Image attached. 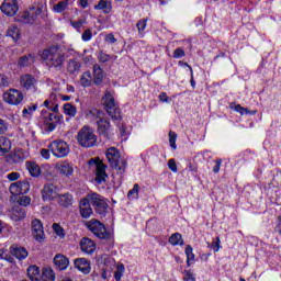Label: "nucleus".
<instances>
[{"instance_id":"49530a36","label":"nucleus","mask_w":281,"mask_h":281,"mask_svg":"<svg viewBox=\"0 0 281 281\" xmlns=\"http://www.w3.org/2000/svg\"><path fill=\"white\" fill-rule=\"evenodd\" d=\"M89 115H91L92 120H100L103 113L98 109H92L89 111Z\"/></svg>"},{"instance_id":"9d476101","label":"nucleus","mask_w":281,"mask_h":281,"mask_svg":"<svg viewBox=\"0 0 281 281\" xmlns=\"http://www.w3.org/2000/svg\"><path fill=\"white\" fill-rule=\"evenodd\" d=\"M23 92L21 90L16 89H10L8 92L3 93V100L8 104H13L18 106V104H21L23 102Z\"/></svg>"},{"instance_id":"bb28decb","label":"nucleus","mask_w":281,"mask_h":281,"mask_svg":"<svg viewBox=\"0 0 281 281\" xmlns=\"http://www.w3.org/2000/svg\"><path fill=\"white\" fill-rule=\"evenodd\" d=\"M25 209H23V206H14L12 214H11V220L19 222V221H23V218H25Z\"/></svg>"},{"instance_id":"13d9d810","label":"nucleus","mask_w":281,"mask_h":281,"mask_svg":"<svg viewBox=\"0 0 281 281\" xmlns=\"http://www.w3.org/2000/svg\"><path fill=\"white\" fill-rule=\"evenodd\" d=\"M168 167L169 169H171L172 172H177V162L175 161V159H170L168 161Z\"/></svg>"},{"instance_id":"338daca9","label":"nucleus","mask_w":281,"mask_h":281,"mask_svg":"<svg viewBox=\"0 0 281 281\" xmlns=\"http://www.w3.org/2000/svg\"><path fill=\"white\" fill-rule=\"evenodd\" d=\"M235 111H237V113H240V115H245V108L239 104L235 105Z\"/></svg>"},{"instance_id":"e2e57ef3","label":"nucleus","mask_w":281,"mask_h":281,"mask_svg":"<svg viewBox=\"0 0 281 281\" xmlns=\"http://www.w3.org/2000/svg\"><path fill=\"white\" fill-rule=\"evenodd\" d=\"M83 23L85 22L82 20H79L77 22H72L71 25H72V27H75V30H80V27H82Z\"/></svg>"},{"instance_id":"774afa93","label":"nucleus","mask_w":281,"mask_h":281,"mask_svg":"<svg viewBox=\"0 0 281 281\" xmlns=\"http://www.w3.org/2000/svg\"><path fill=\"white\" fill-rule=\"evenodd\" d=\"M49 111H52L53 113H55L56 115H58V104H56L53 108H48Z\"/></svg>"},{"instance_id":"b1692460","label":"nucleus","mask_w":281,"mask_h":281,"mask_svg":"<svg viewBox=\"0 0 281 281\" xmlns=\"http://www.w3.org/2000/svg\"><path fill=\"white\" fill-rule=\"evenodd\" d=\"M93 83L97 85V87H100L102 82H104V71L100 67V65L95 64L93 66Z\"/></svg>"},{"instance_id":"c03bdc74","label":"nucleus","mask_w":281,"mask_h":281,"mask_svg":"<svg viewBox=\"0 0 281 281\" xmlns=\"http://www.w3.org/2000/svg\"><path fill=\"white\" fill-rule=\"evenodd\" d=\"M20 207H27L32 203V199L27 195H23L18 200Z\"/></svg>"},{"instance_id":"f3484780","label":"nucleus","mask_w":281,"mask_h":281,"mask_svg":"<svg viewBox=\"0 0 281 281\" xmlns=\"http://www.w3.org/2000/svg\"><path fill=\"white\" fill-rule=\"evenodd\" d=\"M58 188L56 186L49 183L46 184L43 189V199L44 201H52V199H56L58 196Z\"/></svg>"},{"instance_id":"603ef678","label":"nucleus","mask_w":281,"mask_h":281,"mask_svg":"<svg viewBox=\"0 0 281 281\" xmlns=\"http://www.w3.org/2000/svg\"><path fill=\"white\" fill-rule=\"evenodd\" d=\"M183 56H186V52L183 50V48H177L173 52V58H183Z\"/></svg>"},{"instance_id":"f257e3e1","label":"nucleus","mask_w":281,"mask_h":281,"mask_svg":"<svg viewBox=\"0 0 281 281\" xmlns=\"http://www.w3.org/2000/svg\"><path fill=\"white\" fill-rule=\"evenodd\" d=\"M41 58L44 60L48 69L63 71V68L65 67V60H67V55H65L59 46L53 45L42 52Z\"/></svg>"},{"instance_id":"864d4df0","label":"nucleus","mask_w":281,"mask_h":281,"mask_svg":"<svg viewBox=\"0 0 281 281\" xmlns=\"http://www.w3.org/2000/svg\"><path fill=\"white\" fill-rule=\"evenodd\" d=\"M136 27H137L139 33L144 32V30H146V20L138 21L137 24H136Z\"/></svg>"},{"instance_id":"79ce46f5","label":"nucleus","mask_w":281,"mask_h":281,"mask_svg":"<svg viewBox=\"0 0 281 281\" xmlns=\"http://www.w3.org/2000/svg\"><path fill=\"white\" fill-rule=\"evenodd\" d=\"M139 196V184H134L133 189L128 191L127 199H138Z\"/></svg>"},{"instance_id":"7ed1b4c3","label":"nucleus","mask_w":281,"mask_h":281,"mask_svg":"<svg viewBox=\"0 0 281 281\" xmlns=\"http://www.w3.org/2000/svg\"><path fill=\"white\" fill-rule=\"evenodd\" d=\"M77 142L82 148H93L98 144V137L89 126H83L77 134Z\"/></svg>"},{"instance_id":"4468645a","label":"nucleus","mask_w":281,"mask_h":281,"mask_svg":"<svg viewBox=\"0 0 281 281\" xmlns=\"http://www.w3.org/2000/svg\"><path fill=\"white\" fill-rule=\"evenodd\" d=\"M11 194H27L30 192V182L27 180L18 181L10 186L9 188Z\"/></svg>"},{"instance_id":"ea45409f","label":"nucleus","mask_w":281,"mask_h":281,"mask_svg":"<svg viewBox=\"0 0 281 281\" xmlns=\"http://www.w3.org/2000/svg\"><path fill=\"white\" fill-rule=\"evenodd\" d=\"M186 256H187V267H190V262L194 260V252L192 251V246L187 245L186 247Z\"/></svg>"},{"instance_id":"f8f14e48","label":"nucleus","mask_w":281,"mask_h":281,"mask_svg":"<svg viewBox=\"0 0 281 281\" xmlns=\"http://www.w3.org/2000/svg\"><path fill=\"white\" fill-rule=\"evenodd\" d=\"M32 236L37 240V243H43L45 240V231L43 229V222L35 218L31 223Z\"/></svg>"},{"instance_id":"e433bc0d","label":"nucleus","mask_w":281,"mask_h":281,"mask_svg":"<svg viewBox=\"0 0 281 281\" xmlns=\"http://www.w3.org/2000/svg\"><path fill=\"white\" fill-rule=\"evenodd\" d=\"M31 63H34V56H32L31 54L24 55L19 59L20 67H27V65H31Z\"/></svg>"},{"instance_id":"c756f323","label":"nucleus","mask_w":281,"mask_h":281,"mask_svg":"<svg viewBox=\"0 0 281 281\" xmlns=\"http://www.w3.org/2000/svg\"><path fill=\"white\" fill-rule=\"evenodd\" d=\"M11 254L15 258H18V260H25V258L29 255L27 249H25L23 247H12L11 248Z\"/></svg>"},{"instance_id":"cd10ccee","label":"nucleus","mask_w":281,"mask_h":281,"mask_svg":"<svg viewBox=\"0 0 281 281\" xmlns=\"http://www.w3.org/2000/svg\"><path fill=\"white\" fill-rule=\"evenodd\" d=\"M27 277L31 281H41V268L37 266H30L27 268Z\"/></svg>"},{"instance_id":"7c9ffc66","label":"nucleus","mask_w":281,"mask_h":281,"mask_svg":"<svg viewBox=\"0 0 281 281\" xmlns=\"http://www.w3.org/2000/svg\"><path fill=\"white\" fill-rule=\"evenodd\" d=\"M71 201H74V196L69 193L58 195V203L61 207H69V205H71Z\"/></svg>"},{"instance_id":"473e14b6","label":"nucleus","mask_w":281,"mask_h":281,"mask_svg":"<svg viewBox=\"0 0 281 281\" xmlns=\"http://www.w3.org/2000/svg\"><path fill=\"white\" fill-rule=\"evenodd\" d=\"M92 82H93V77H91V71L83 72L80 78L81 87H91Z\"/></svg>"},{"instance_id":"20e7f679","label":"nucleus","mask_w":281,"mask_h":281,"mask_svg":"<svg viewBox=\"0 0 281 281\" xmlns=\"http://www.w3.org/2000/svg\"><path fill=\"white\" fill-rule=\"evenodd\" d=\"M102 104L108 115H110L112 120H120V117H122L120 106L115 104V98H113L111 92H105V94L102 97Z\"/></svg>"},{"instance_id":"39448f33","label":"nucleus","mask_w":281,"mask_h":281,"mask_svg":"<svg viewBox=\"0 0 281 281\" xmlns=\"http://www.w3.org/2000/svg\"><path fill=\"white\" fill-rule=\"evenodd\" d=\"M86 227L101 240H109V238H111V233L106 232L104 224L98 220L88 221Z\"/></svg>"},{"instance_id":"aec40b11","label":"nucleus","mask_w":281,"mask_h":281,"mask_svg":"<svg viewBox=\"0 0 281 281\" xmlns=\"http://www.w3.org/2000/svg\"><path fill=\"white\" fill-rule=\"evenodd\" d=\"M54 265L59 271H65L69 267V258L65 257V255H56L54 257Z\"/></svg>"},{"instance_id":"72a5a7b5","label":"nucleus","mask_w":281,"mask_h":281,"mask_svg":"<svg viewBox=\"0 0 281 281\" xmlns=\"http://www.w3.org/2000/svg\"><path fill=\"white\" fill-rule=\"evenodd\" d=\"M7 36H10L16 43L21 38V31L13 25L8 29Z\"/></svg>"},{"instance_id":"bf43d9fd","label":"nucleus","mask_w":281,"mask_h":281,"mask_svg":"<svg viewBox=\"0 0 281 281\" xmlns=\"http://www.w3.org/2000/svg\"><path fill=\"white\" fill-rule=\"evenodd\" d=\"M158 98L160 102H170V98L168 97V94H166V92H161Z\"/></svg>"},{"instance_id":"9b49d317","label":"nucleus","mask_w":281,"mask_h":281,"mask_svg":"<svg viewBox=\"0 0 281 281\" xmlns=\"http://www.w3.org/2000/svg\"><path fill=\"white\" fill-rule=\"evenodd\" d=\"M42 12L43 9L40 7H31L29 10L21 13L20 19L22 23H34Z\"/></svg>"},{"instance_id":"5fc2aeb1","label":"nucleus","mask_w":281,"mask_h":281,"mask_svg":"<svg viewBox=\"0 0 281 281\" xmlns=\"http://www.w3.org/2000/svg\"><path fill=\"white\" fill-rule=\"evenodd\" d=\"M21 177V173L19 172H11L7 176L9 181H16Z\"/></svg>"},{"instance_id":"4c0bfd02","label":"nucleus","mask_w":281,"mask_h":281,"mask_svg":"<svg viewBox=\"0 0 281 281\" xmlns=\"http://www.w3.org/2000/svg\"><path fill=\"white\" fill-rule=\"evenodd\" d=\"M169 243H170V245H173V246H177V245L183 246V238H182L181 234L176 233L169 237Z\"/></svg>"},{"instance_id":"a878e982","label":"nucleus","mask_w":281,"mask_h":281,"mask_svg":"<svg viewBox=\"0 0 281 281\" xmlns=\"http://www.w3.org/2000/svg\"><path fill=\"white\" fill-rule=\"evenodd\" d=\"M82 67V64L79 63L78 59L72 58L68 60L67 64V71L70 72L72 76L80 72V68Z\"/></svg>"},{"instance_id":"6e6552de","label":"nucleus","mask_w":281,"mask_h":281,"mask_svg":"<svg viewBox=\"0 0 281 281\" xmlns=\"http://www.w3.org/2000/svg\"><path fill=\"white\" fill-rule=\"evenodd\" d=\"M48 149L53 153L54 157H67L69 155V145L63 140H54L48 145Z\"/></svg>"},{"instance_id":"4d7b16f0","label":"nucleus","mask_w":281,"mask_h":281,"mask_svg":"<svg viewBox=\"0 0 281 281\" xmlns=\"http://www.w3.org/2000/svg\"><path fill=\"white\" fill-rule=\"evenodd\" d=\"M212 249H214V251H218V249H221V238L216 237V240L212 243Z\"/></svg>"},{"instance_id":"5701e85b","label":"nucleus","mask_w":281,"mask_h":281,"mask_svg":"<svg viewBox=\"0 0 281 281\" xmlns=\"http://www.w3.org/2000/svg\"><path fill=\"white\" fill-rule=\"evenodd\" d=\"M81 251L83 254H93L95 251V243L89 239L88 237H83L80 241Z\"/></svg>"},{"instance_id":"ddd939ff","label":"nucleus","mask_w":281,"mask_h":281,"mask_svg":"<svg viewBox=\"0 0 281 281\" xmlns=\"http://www.w3.org/2000/svg\"><path fill=\"white\" fill-rule=\"evenodd\" d=\"M1 12L7 16H14L19 12V1L4 0L0 7Z\"/></svg>"},{"instance_id":"c85d7f7f","label":"nucleus","mask_w":281,"mask_h":281,"mask_svg":"<svg viewBox=\"0 0 281 281\" xmlns=\"http://www.w3.org/2000/svg\"><path fill=\"white\" fill-rule=\"evenodd\" d=\"M56 280V273L54 272V269L50 267H46L42 271L41 281H55Z\"/></svg>"},{"instance_id":"6ab92c4d","label":"nucleus","mask_w":281,"mask_h":281,"mask_svg":"<svg viewBox=\"0 0 281 281\" xmlns=\"http://www.w3.org/2000/svg\"><path fill=\"white\" fill-rule=\"evenodd\" d=\"M98 131L103 137L109 138V131H111V122L109 120L101 117L97 121Z\"/></svg>"},{"instance_id":"a18cd8bd","label":"nucleus","mask_w":281,"mask_h":281,"mask_svg":"<svg viewBox=\"0 0 281 281\" xmlns=\"http://www.w3.org/2000/svg\"><path fill=\"white\" fill-rule=\"evenodd\" d=\"M169 143L171 148H173V150H177V133L172 131L169 132Z\"/></svg>"},{"instance_id":"09e8293b","label":"nucleus","mask_w":281,"mask_h":281,"mask_svg":"<svg viewBox=\"0 0 281 281\" xmlns=\"http://www.w3.org/2000/svg\"><path fill=\"white\" fill-rule=\"evenodd\" d=\"M53 229H54L55 234H57V236H65V229H63V227L59 224L54 223Z\"/></svg>"},{"instance_id":"0e129e2a","label":"nucleus","mask_w":281,"mask_h":281,"mask_svg":"<svg viewBox=\"0 0 281 281\" xmlns=\"http://www.w3.org/2000/svg\"><path fill=\"white\" fill-rule=\"evenodd\" d=\"M8 77H0V88L1 87H8Z\"/></svg>"},{"instance_id":"a211bd4d","label":"nucleus","mask_w":281,"mask_h":281,"mask_svg":"<svg viewBox=\"0 0 281 281\" xmlns=\"http://www.w3.org/2000/svg\"><path fill=\"white\" fill-rule=\"evenodd\" d=\"M25 160V153L23 149H14L13 153L9 154L7 157V161L9 164H21V161Z\"/></svg>"},{"instance_id":"de8ad7c7","label":"nucleus","mask_w":281,"mask_h":281,"mask_svg":"<svg viewBox=\"0 0 281 281\" xmlns=\"http://www.w3.org/2000/svg\"><path fill=\"white\" fill-rule=\"evenodd\" d=\"M98 59H99V63H109L111 60V55L101 50L99 53Z\"/></svg>"},{"instance_id":"052dcab7","label":"nucleus","mask_w":281,"mask_h":281,"mask_svg":"<svg viewBox=\"0 0 281 281\" xmlns=\"http://www.w3.org/2000/svg\"><path fill=\"white\" fill-rule=\"evenodd\" d=\"M8 131V126H5V122L0 119V135H3Z\"/></svg>"},{"instance_id":"c9c22d12","label":"nucleus","mask_w":281,"mask_h":281,"mask_svg":"<svg viewBox=\"0 0 281 281\" xmlns=\"http://www.w3.org/2000/svg\"><path fill=\"white\" fill-rule=\"evenodd\" d=\"M64 113L66 115H69L70 117H76V113H78V110H76V106L71 103H65L64 104Z\"/></svg>"},{"instance_id":"393cba45","label":"nucleus","mask_w":281,"mask_h":281,"mask_svg":"<svg viewBox=\"0 0 281 281\" xmlns=\"http://www.w3.org/2000/svg\"><path fill=\"white\" fill-rule=\"evenodd\" d=\"M12 148V142L5 136L0 137V157L8 155Z\"/></svg>"},{"instance_id":"3c124183","label":"nucleus","mask_w":281,"mask_h":281,"mask_svg":"<svg viewBox=\"0 0 281 281\" xmlns=\"http://www.w3.org/2000/svg\"><path fill=\"white\" fill-rule=\"evenodd\" d=\"M184 281H196V279H194V274H192V272H190V270H184Z\"/></svg>"},{"instance_id":"0eeeda50","label":"nucleus","mask_w":281,"mask_h":281,"mask_svg":"<svg viewBox=\"0 0 281 281\" xmlns=\"http://www.w3.org/2000/svg\"><path fill=\"white\" fill-rule=\"evenodd\" d=\"M89 166H95V181L97 183H104L106 181V165L99 159V158H92L88 161Z\"/></svg>"},{"instance_id":"1a4fd4ad","label":"nucleus","mask_w":281,"mask_h":281,"mask_svg":"<svg viewBox=\"0 0 281 281\" xmlns=\"http://www.w3.org/2000/svg\"><path fill=\"white\" fill-rule=\"evenodd\" d=\"M44 124L47 126V131L52 132L56 130V124L63 120V115L56 113H49L47 111H42Z\"/></svg>"},{"instance_id":"f704fd0d","label":"nucleus","mask_w":281,"mask_h":281,"mask_svg":"<svg viewBox=\"0 0 281 281\" xmlns=\"http://www.w3.org/2000/svg\"><path fill=\"white\" fill-rule=\"evenodd\" d=\"M94 10H103L105 14H109V12H111V2L100 0L99 3L94 5Z\"/></svg>"},{"instance_id":"8fccbe9b","label":"nucleus","mask_w":281,"mask_h":281,"mask_svg":"<svg viewBox=\"0 0 281 281\" xmlns=\"http://www.w3.org/2000/svg\"><path fill=\"white\" fill-rule=\"evenodd\" d=\"M93 37V33H91V30H86L83 33H82V35H81V38H82V41H89L90 38H92Z\"/></svg>"},{"instance_id":"2eb2a0df","label":"nucleus","mask_w":281,"mask_h":281,"mask_svg":"<svg viewBox=\"0 0 281 281\" xmlns=\"http://www.w3.org/2000/svg\"><path fill=\"white\" fill-rule=\"evenodd\" d=\"M91 200L89 195L87 198L81 199L79 203V212L82 218H91L93 214V209H91Z\"/></svg>"},{"instance_id":"2f4dec72","label":"nucleus","mask_w":281,"mask_h":281,"mask_svg":"<svg viewBox=\"0 0 281 281\" xmlns=\"http://www.w3.org/2000/svg\"><path fill=\"white\" fill-rule=\"evenodd\" d=\"M26 168L31 175V177H40L41 176V167L35 162H26Z\"/></svg>"},{"instance_id":"f03ea898","label":"nucleus","mask_w":281,"mask_h":281,"mask_svg":"<svg viewBox=\"0 0 281 281\" xmlns=\"http://www.w3.org/2000/svg\"><path fill=\"white\" fill-rule=\"evenodd\" d=\"M105 157L108 159V164L111 166V168H114L119 175H124L126 172V160L121 159L120 150L115 147L108 148L105 153Z\"/></svg>"},{"instance_id":"680f3d73","label":"nucleus","mask_w":281,"mask_h":281,"mask_svg":"<svg viewBox=\"0 0 281 281\" xmlns=\"http://www.w3.org/2000/svg\"><path fill=\"white\" fill-rule=\"evenodd\" d=\"M105 41H108V43H116L117 40L115 38V36L113 35V33H110L105 36Z\"/></svg>"},{"instance_id":"dca6fc26","label":"nucleus","mask_w":281,"mask_h":281,"mask_svg":"<svg viewBox=\"0 0 281 281\" xmlns=\"http://www.w3.org/2000/svg\"><path fill=\"white\" fill-rule=\"evenodd\" d=\"M75 267L85 276L91 273V262L85 258L75 259Z\"/></svg>"},{"instance_id":"58836bf2","label":"nucleus","mask_w":281,"mask_h":281,"mask_svg":"<svg viewBox=\"0 0 281 281\" xmlns=\"http://www.w3.org/2000/svg\"><path fill=\"white\" fill-rule=\"evenodd\" d=\"M38 109V105L31 104L23 109L22 115L23 117H30L31 115H34V111Z\"/></svg>"},{"instance_id":"423d86ee","label":"nucleus","mask_w":281,"mask_h":281,"mask_svg":"<svg viewBox=\"0 0 281 281\" xmlns=\"http://www.w3.org/2000/svg\"><path fill=\"white\" fill-rule=\"evenodd\" d=\"M88 199L93 205L97 214L100 216H106V213L109 212V203H106V200H104L102 195L98 193H91L88 195Z\"/></svg>"},{"instance_id":"412c9836","label":"nucleus","mask_w":281,"mask_h":281,"mask_svg":"<svg viewBox=\"0 0 281 281\" xmlns=\"http://www.w3.org/2000/svg\"><path fill=\"white\" fill-rule=\"evenodd\" d=\"M20 83L23 89H26V91H30V89H35L36 79L32 77V75H24L20 78Z\"/></svg>"},{"instance_id":"4be33fe9","label":"nucleus","mask_w":281,"mask_h":281,"mask_svg":"<svg viewBox=\"0 0 281 281\" xmlns=\"http://www.w3.org/2000/svg\"><path fill=\"white\" fill-rule=\"evenodd\" d=\"M56 170L63 177H71V175H74V167L69 162L57 164Z\"/></svg>"},{"instance_id":"37998d69","label":"nucleus","mask_w":281,"mask_h":281,"mask_svg":"<svg viewBox=\"0 0 281 281\" xmlns=\"http://www.w3.org/2000/svg\"><path fill=\"white\" fill-rule=\"evenodd\" d=\"M122 276H124V265L119 263L117 267H116V270L114 272V278H115L116 281H121Z\"/></svg>"},{"instance_id":"a19ab883","label":"nucleus","mask_w":281,"mask_h":281,"mask_svg":"<svg viewBox=\"0 0 281 281\" xmlns=\"http://www.w3.org/2000/svg\"><path fill=\"white\" fill-rule=\"evenodd\" d=\"M67 5H69V0H64L55 4L54 10L55 12H65V10H67Z\"/></svg>"},{"instance_id":"6e6d98bb","label":"nucleus","mask_w":281,"mask_h":281,"mask_svg":"<svg viewBox=\"0 0 281 281\" xmlns=\"http://www.w3.org/2000/svg\"><path fill=\"white\" fill-rule=\"evenodd\" d=\"M221 164H223L222 159L215 160V166L213 167V172H215V175L221 171Z\"/></svg>"},{"instance_id":"69168bd1","label":"nucleus","mask_w":281,"mask_h":281,"mask_svg":"<svg viewBox=\"0 0 281 281\" xmlns=\"http://www.w3.org/2000/svg\"><path fill=\"white\" fill-rule=\"evenodd\" d=\"M41 155L44 159H49V149H42Z\"/></svg>"}]
</instances>
